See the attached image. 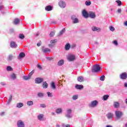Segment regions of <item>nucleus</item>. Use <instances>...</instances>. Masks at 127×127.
I'll return each mask as SVG.
<instances>
[{
    "instance_id": "f257e3e1",
    "label": "nucleus",
    "mask_w": 127,
    "mask_h": 127,
    "mask_svg": "<svg viewBox=\"0 0 127 127\" xmlns=\"http://www.w3.org/2000/svg\"><path fill=\"white\" fill-rule=\"evenodd\" d=\"M101 70V66L99 64H95L92 68V72L97 73Z\"/></svg>"
},
{
    "instance_id": "f03ea898",
    "label": "nucleus",
    "mask_w": 127,
    "mask_h": 127,
    "mask_svg": "<svg viewBox=\"0 0 127 127\" xmlns=\"http://www.w3.org/2000/svg\"><path fill=\"white\" fill-rule=\"evenodd\" d=\"M76 59V57L73 55H69L67 56V60L70 62L74 61V60Z\"/></svg>"
},
{
    "instance_id": "7ed1b4c3",
    "label": "nucleus",
    "mask_w": 127,
    "mask_h": 127,
    "mask_svg": "<svg viewBox=\"0 0 127 127\" xmlns=\"http://www.w3.org/2000/svg\"><path fill=\"white\" fill-rule=\"evenodd\" d=\"M98 101L94 100L91 102V103L89 104V106L90 108H95V107H97V106L98 105Z\"/></svg>"
},
{
    "instance_id": "20e7f679",
    "label": "nucleus",
    "mask_w": 127,
    "mask_h": 127,
    "mask_svg": "<svg viewBox=\"0 0 127 127\" xmlns=\"http://www.w3.org/2000/svg\"><path fill=\"white\" fill-rule=\"evenodd\" d=\"M115 115L117 119H121V118H122V116H123V112L121 111H116Z\"/></svg>"
},
{
    "instance_id": "39448f33",
    "label": "nucleus",
    "mask_w": 127,
    "mask_h": 127,
    "mask_svg": "<svg viewBox=\"0 0 127 127\" xmlns=\"http://www.w3.org/2000/svg\"><path fill=\"white\" fill-rule=\"evenodd\" d=\"M120 77L121 79H122V80H126V79H127V72H124V73H121L120 75Z\"/></svg>"
},
{
    "instance_id": "423d86ee",
    "label": "nucleus",
    "mask_w": 127,
    "mask_h": 127,
    "mask_svg": "<svg viewBox=\"0 0 127 127\" xmlns=\"http://www.w3.org/2000/svg\"><path fill=\"white\" fill-rule=\"evenodd\" d=\"M17 126L18 127H24V123L21 120H19L17 123Z\"/></svg>"
},
{
    "instance_id": "0eeeda50",
    "label": "nucleus",
    "mask_w": 127,
    "mask_h": 127,
    "mask_svg": "<svg viewBox=\"0 0 127 127\" xmlns=\"http://www.w3.org/2000/svg\"><path fill=\"white\" fill-rule=\"evenodd\" d=\"M10 46L11 48H16L17 47V44L15 42L12 41L10 43Z\"/></svg>"
},
{
    "instance_id": "6e6552de",
    "label": "nucleus",
    "mask_w": 127,
    "mask_h": 127,
    "mask_svg": "<svg viewBox=\"0 0 127 127\" xmlns=\"http://www.w3.org/2000/svg\"><path fill=\"white\" fill-rule=\"evenodd\" d=\"M82 14L84 17L85 18H87V17H89V13H88L86 11V10H83L82 12Z\"/></svg>"
},
{
    "instance_id": "1a4fd4ad",
    "label": "nucleus",
    "mask_w": 127,
    "mask_h": 127,
    "mask_svg": "<svg viewBox=\"0 0 127 127\" xmlns=\"http://www.w3.org/2000/svg\"><path fill=\"white\" fill-rule=\"evenodd\" d=\"M91 18H95L96 17V14L94 12H89L88 13V17Z\"/></svg>"
},
{
    "instance_id": "9d476101",
    "label": "nucleus",
    "mask_w": 127,
    "mask_h": 127,
    "mask_svg": "<svg viewBox=\"0 0 127 127\" xmlns=\"http://www.w3.org/2000/svg\"><path fill=\"white\" fill-rule=\"evenodd\" d=\"M35 81L36 84H40V83H42V82H43V79L40 78H37L35 79Z\"/></svg>"
},
{
    "instance_id": "9b49d317",
    "label": "nucleus",
    "mask_w": 127,
    "mask_h": 127,
    "mask_svg": "<svg viewBox=\"0 0 127 127\" xmlns=\"http://www.w3.org/2000/svg\"><path fill=\"white\" fill-rule=\"evenodd\" d=\"M59 5L60 6V7H63L64 8L66 6V4L64 1H60L59 3Z\"/></svg>"
},
{
    "instance_id": "f8f14e48",
    "label": "nucleus",
    "mask_w": 127,
    "mask_h": 127,
    "mask_svg": "<svg viewBox=\"0 0 127 127\" xmlns=\"http://www.w3.org/2000/svg\"><path fill=\"white\" fill-rule=\"evenodd\" d=\"M71 19L73 20V23H78L79 22V20L77 18H75V16L72 15L71 16Z\"/></svg>"
},
{
    "instance_id": "ddd939ff",
    "label": "nucleus",
    "mask_w": 127,
    "mask_h": 127,
    "mask_svg": "<svg viewBox=\"0 0 127 127\" xmlns=\"http://www.w3.org/2000/svg\"><path fill=\"white\" fill-rule=\"evenodd\" d=\"M75 88L77 90H82L84 88V86L82 85L76 84Z\"/></svg>"
},
{
    "instance_id": "4468645a",
    "label": "nucleus",
    "mask_w": 127,
    "mask_h": 127,
    "mask_svg": "<svg viewBox=\"0 0 127 127\" xmlns=\"http://www.w3.org/2000/svg\"><path fill=\"white\" fill-rule=\"evenodd\" d=\"M19 22H20V20H19L18 18H15L13 21V24L15 25L18 24Z\"/></svg>"
},
{
    "instance_id": "2eb2a0df",
    "label": "nucleus",
    "mask_w": 127,
    "mask_h": 127,
    "mask_svg": "<svg viewBox=\"0 0 127 127\" xmlns=\"http://www.w3.org/2000/svg\"><path fill=\"white\" fill-rule=\"evenodd\" d=\"M93 31H101V29L97 27H93L92 28Z\"/></svg>"
},
{
    "instance_id": "dca6fc26",
    "label": "nucleus",
    "mask_w": 127,
    "mask_h": 127,
    "mask_svg": "<svg viewBox=\"0 0 127 127\" xmlns=\"http://www.w3.org/2000/svg\"><path fill=\"white\" fill-rule=\"evenodd\" d=\"M77 81L78 82H80V83H82V82H84V77L82 76H79L77 78Z\"/></svg>"
},
{
    "instance_id": "f3484780",
    "label": "nucleus",
    "mask_w": 127,
    "mask_h": 127,
    "mask_svg": "<svg viewBox=\"0 0 127 127\" xmlns=\"http://www.w3.org/2000/svg\"><path fill=\"white\" fill-rule=\"evenodd\" d=\"M44 117V115L43 114H39L38 116V120H39V121H42V119H43Z\"/></svg>"
},
{
    "instance_id": "a211bd4d",
    "label": "nucleus",
    "mask_w": 127,
    "mask_h": 127,
    "mask_svg": "<svg viewBox=\"0 0 127 127\" xmlns=\"http://www.w3.org/2000/svg\"><path fill=\"white\" fill-rule=\"evenodd\" d=\"M45 9L46 10H47V11H50V10H51L52 9V6H51V5H48L47 6L45 7Z\"/></svg>"
},
{
    "instance_id": "6ab92c4d",
    "label": "nucleus",
    "mask_w": 127,
    "mask_h": 127,
    "mask_svg": "<svg viewBox=\"0 0 127 127\" xmlns=\"http://www.w3.org/2000/svg\"><path fill=\"white\" fill-rule=\"evenodd\" d=\"M114 106L115 108H118L120 107V103L118 102H115L114 103Z\"/></svg>"
},
{
    "instance_id": "aec40b11",
    "label": "nucleus",
    "mask_w": 127,
    "mask_h": 127,
    "mask_svg": "<svg viewBox=\"0 0 127 127\" xmlns=\"http://www.w3.org/2000/svg\"><path fill=\"white\" fill-rule=\"evenodd\" d=\"M64 64V60H61L58 63V66H62Z\"/></svg>"
},
{
    "instance_id": "412c9836",
    "label": "nucleus",
    "mask_w": 127,
    "mask_h": 127,
    "mask_svg": "<svg viewBox=\"0 0 127 127\" xmlns=\"http://www.w3.org/2000/svg\"><path fill=\"white\" fill-rule=\"evenodd\" d=\"M22 107H23V103H18L17 104L16 108H22Z\"/></svg>"
},
{
    "instance_id": "4be33fe9",
    "label": "nucleus",
    "mask_w": 127,
    "mask_h": 127,
    "mask_svg": "<svg viewBox=\"0 0 127 127\" xmlns=\"http://www.w3.org/2000/svg\"><path fill=\"white\" fill-rule=\"evenodd\" d=\"M47 87H48V84H47V82H44L43 83V88H44V89H46L47 88Z\"/></svg>"
},
{
    "instance_id": "5701e85b",
    "label": "nucleus",
    "mask_w": 127,
    "mask_h": 127,
    "mask_svg": "<svg viewBox=\"0 0 127 127\" xmlns=\"http://www.w3.org/2000/svg\"><path fill=\"white\" fill-rule=\"evenodd\" d=\"M64 32L65 28H64L60 32V33L58 34V36H60V35H62V34H63V33H64Z\"/></svg>"
},
{
    "instance_id": "b1692460",
    "label": "nucleus",
    "mask_w": 127,
    "mask_h": 127,
    "mask_svg": "<svg viewBox=\"0 0 127 127\" xmlns=\"http://www.w3.org/2000/svg\"><path fill=\"white\" fill-rule=\"evenodd\" d=\"M20 58H24L25 57V54L23 52L20 53L19 55Z\"/></svg>"
},
{
    "instance_id": "393cba45",
    "label": "nucleus",
    "mask_w": 127,
    "mask_h": 127,
    "mask_svg": "<svg viewBox=\"0 0 127 127\" xmlns=\"http://www.w3.org/2000/svg\"><path fill=\"white\" fill-rule=\"evenodd\" d=\"M19 38L21 40L24 39V38H25V36L24 35H23V34H19Z\"/></svg>"
},
{
    "instance_id": "a878e982",
    "label": "nucleus",
    "mask_w": 127,
    "mask_h": 127,
    "mask_svg": "<svg viewBox=\"0 0 127 127\" xmlns=\"http://www.w3.org/2000/svg\"><path fill=\"white\" fill-rule=\"evenodd\" d=\"M13 59V56L12 55H9L8 56L7 60L8 61H11V60Z\"/></svg>"
},
{
    "instance_id": "bb28decb",
    "label": "nucleus",
    "mask_w": 127,
    "mask_h": 127,
    "mask_svg": "<svg viewBox=\"0 0 127 127\" xmlns=\"http://www.w3.org/2000/svg\"><path fill=\"white\" fill-rule=\"evenodd\" d=\"M70 44H66L65 46V50H69L70 49Z\"/></svg>"
},
{
    "instance_id": "cd10ccee",
    "label": "nucleus",
    "mask_w": 127,
    "mask_h": 127,
    "mask_svg": "<svg viewBox=\"0 0 127 127\" xmlns=\"http://www.w3.org/2000/svg\"><path fill=\"white\" fill-rule=\"evenodd\" d=\"M52 89H53V90H55L56 89V86H55V83L52 82L51 84Z\"/></svg>"
},
{
    "instance_id": "c85d7f7f",
    "label": "nucleus",
    "mask_w": 127,
    "mask_h": 127,
    "mask_svg": "<svg viewBox=\"0 0 127 127\" xmlns=\"http://www.w3.org/2000/svg\"><path fill=\"white\" fill-rule=\"evenodd\" d=\"M44 53H47V52H50V49L49 48H46L43 50Z\"/></svg>"
},
{
    "instance_id": "c756f323",
    "label": "nucleus",
    "mask_w": 127,
    "mask_h": 127,
    "mask_svg": "<svg viewBox=\"0 0 127 127\" xmlns=\"http://www.w3.org/2000/svg\"><path fill=\"white\" fill-rule=\"evenodd\" d=\"M23 78L24 80H29V79H30L31 77L29 75H28L27 76H24Z\"/></svg>"
},
{
    "instance_id": "7c9ffc66",
    "label": "nucleus",
    "mask_w": 127,
    "mask_h": 127,
    "mask_svg": "<svg viewBox=\"0 0 127 127\" xmlns=\"http://www.w3.org/2000/svg\"><path fill=\"white\" fill-rule=\"evenodd\" d=\"M28 106H32L33 105V102L32 101H29L27 102Z\"/></svg>"
},
{
    "instance_id": "2f4dec72",
    "label": "nucleus",
    "mask_w": 127,
    "mask_h": 127,
    "mask_svg": "<svg viewBox=\"0 0 127 127\" xmlns=\"http://www.w3.org/2000/svg\"><path fill=\"white\" fill-rule=\"evenodd\" d=\"M108 119H112L113 115L111 113H108L107 115Z\"/></svg>"
},
{
    "instance_id": "473e14b6",
    "label": "nucleus",
    "mask_w": 127,
    "mask_h": 127,
    "mask_svg": "<svg viewBox=\"0 0 127 127\" xmlns=\"http://www.w3.org/2000/svg\"><path fill=\"white\" fill-rule=\"evenodd\" d=\"M11 79H13V80H14L15 79H16V74L13 73L11 75Z\"/></svg>"
},
{
    "instance_id": "72a5a7b5",
    "label": "nucleus",
    "mask_w": 127,
    "mask_h": 127,
    "mask_svg": "<svg viewBox=\"0 0 127 127\" xmlns=\"http://www.w3.org/2000/svg\"><path fill=\"white\" fill-rule=\"evenodd\" d=\"M7 71H13V69L12 68L11 66H8L6 68Z\"/></svg>"
},
{
    "instance_id": "f704fd0d",
    "label": "nucleus",
    "mask_w": 127,
    "mask_h": 127,
    "mask_svg": "<svg viewBox=\"0 0 127 127\" xmlns=\"http://www.w3.org/2000/svg\"><path fill=\"white\" fill-rule=\"evenodd\" d=\"M56 112L57 114H60L61 113H62V109H61V108L58 109Z\"/></svg>"
},
{
    "instance_id": "c9c22d12",
    "label": "nucleus",
    "mask_w": 127,
    "mask_h": 127,
    "mask_svg": "<svg viewBox=\"0 0 127 127\" xmlns=\"http://www.w3.org/2000/svg\"><path fill=\"white\" fill-rule=\"evenodd\" d=\"M109 98V96H104L103 98V100L104 101H107Z\"/></svg>"
},
{
    "instance_id": "e433bc0d",
    "label": "nucleus",
    "mask_w": 127,
    "mask_h": 127,
    "mask_svg": "<svg viewBox=\"0 0 127 127\" xmlns=\"http://www.w3.org/2000/svg\"><path fill=\"white\" fill-rule=\"evenodd\" d=\"M11 100H12V96H10L8 98L7 104H9L11 102Z\"/></svg>"
},
{
    "instance_id": "4c0bfd02",
    "label": "nucleus",
    "mask_w": 127,
    "mask_h": 127,
    "mask_svg": "<svg viewBox=\"0 0 127 127\" xmlns=\"http://www.w3.org/2000/svg\"><path fill=\"white\" fill-rule=\"evenodd\" d=\"M116 2H117L118 3V5H119V6H121V5L122 4V1L118 0H116Z\"/></svg>"
},
{
    "instance_id": "58836bf2",
    "label": "nucleus",
    "mask_w": 127,
    "mask_h": 127,
    "mask_svg": "<svg viewBox=\"0 0 127 127\" xmlns=\"http://www.w3.org/2000/svg\"><path fill=\"white\" fill-rule=\"evenodd\" d=\"M34 73V70H32L31 72L29 73L28 75H29L30 77V78H31V76H32V75H33Z\"/></svg>"
},
{
    "instance_id": "ea45409f",
    "label": "nucleus",
    "mask_w": 127,
    "mask_h": 127,
    "mask_svg": "<svg viewBox=\"0 0 127 127\" xmlns=\"http://www.w3.org/2000/svg\"><path fill=\"white\" fill-rule=\"evenodd\" d=\"M54 35H55V32H51L50 36H51V37H53Z\"/></svg>"
},
{
    "instance_id": "a19ab883",
    "label": "nucleus",
    "mask_w": 127,
    "mask_h": 127,
    "mask_svg": "<svg viewBox=\"0 0 127 127\" xmlns=\"http://www.w3.org/2000/svg\"><path fill=\"white\" fill-rule=\"evenodd\" d=\"M100 81H105V75H102L100 78Z\"/></svg>"
},
{
    "instance_id": "79ce46f5",
    "label": "nucleus",
    "mask_w": 127,
    "mask_h": 127,
    "mask_svg": "<svg viewBox=\"0 0 127 127\" xmlns=\"http://www.w3.org/2000/svg\"><path fill=\"white\" fill-rule=\"evenodd\" d=\"M56 42H57V40L56 39L52 40L50 41V43L52 44L56 43Z\"/></svg>"
},
{
    "instance_id": "37998d69",
    "label": "nucleus",
    "mask_w": 127,
    "mask_h": 127,
    "mask_svg": "<svg viewBox=\"0 0 127 127\" xmlns=\"http://www.w3.org/2000/svg\"><path fill=\"white\" fill-rule=\"evenodd\" d=\"M85 4L86 5H91V1H86Z\"/></svg>"
},
{
    "instance_id": "c03bdc74",
    "label": "nucleus",
    "mask_w": 127,
    "mask_h": 127,
    "mask_svg": "<svg viewBox=\"0 0 127 127\" xmlns=\"http://www.w3.org/2000/svg\"><path fill=\"white\" fill-rule=\"evenodd\" d=\"M110 29L111 31H115V28L113 26L110 27Z\"/></svg>"
},
{
    "instance_id": "a18cd8bd",
    "label": "nucleus",
    "mask_w": 127,
    "mask_h": 127,
    "mask_svg": "<svg viewBox=\"0 0 127 127\" xmlns=\"http://www.w3.org/2000/svg\"><path fill=\"white\" fill-rule=\"evenodd\" d=\"M41 108H46V105L45 104H42L40 105Z\"/></svg>"
},
{
    "instance_id": "49530a36",
    "label": "nucleus",
    "mask_w": 127,
    "mask_h": 127,
    "mask_svg": "<svg viewBox=\"0 0 127 127\" xmlns=\"http://www.w3.org/2000/svg\"><path fill=\"white\" fill-rule=\"evenodd\" d=\"M73 100H77L78 99V96H72Z\"/></svg>"
},
{
    "instance_id": "de8ad7c7",
    "label": "nucleus",
    "mask_w": 127,
    "mask_h": 127,
    "mask_svg": "<svg viewBox=\"0 0 127 127\" xmlns=\"http://www.w3.org/2000/svg\"><path fill=\"white\" fill-rule=\"evenodd\" d=\"M71 112H72V110H71V109H68V110H67V114H71Z\"/></svg>"
},
{
    "instance_id": "09e8293b",
    "label": "nucleus",
    "mask_w": 127,
    "mask_h": 127,
    "mask_svg": "<svg viewBox=\"0 0 127 127\" xmlns=\"http://www.w3.org/2000/svg\"><path fill=\"white\" fill-rule=\"evenodd\" d=\"M37 66L39 69H40V70H42V67L41 66V65L37 64Z\"/></svg>"
},
{
    "instance_id": "8fccbe9b",
    "label": "nucleus",
    "mask_w": 127,
    "mask_h": 127,
    "mask_svg": "<svg viewBox=\"0 0 127 127\" xmlns=\"http://www.w3.org/2000/svg\"><path fill=\"white\" fill-rule=\"evenodd\" d=\"M38 96H44V93L39 92L38 93Z\"/></svg>"
},
{
    "instance_id": "3c124183",
    "label": "nucleus",
    "mask_w": 127,
    "mask_h": 127,
    "mask_svg": "<svg viewBox=\"0 0 127 127\" xmlns=\"http://www.w3.org/2000/svg\"><path fill=\"white\" fill-rule=\"evenodd\" d=\"M118 13H121L122 12V9H118L117 10Z\"/></svg>"
},
{
    "instance_id": "603ef678",
    "label": "nucleus",
    "mask_w": 127,
    "mask_h": 127,
    "mask_svg": "<svg viewBox=\"0 0 127 127\" xmlns=\"http://www.w3.org/2000/svg\"><path fill=\"white\" fill-rule=\"evenodd\" d=\"M47 59H48V60H49V61H51V60H53V58H47Z\"/></svg>"
},
{
    "instance_id": "864d4df0",
    "label": "nucleus",
    "mask_w": 127,
    "mask_h": 127,
    "mask_svg": "<svg viewBox=\"0 0 127 127\" xmlns=\"http://www.w3.org/2000/svg\"><path fill=\"white\" fill-rule=\"evenodd\" d=\"M113 43H114L115 45H118V42L117 41H114Z\"/></svg>"
},
{
    "instance_id": "5fc2aeb1",
    "label": "nucleus",
    "mask_w": 127,
    "mask_h": 127,
    "mask_svg": "<svg viewBox=\"0 0 127 127\" xmlns=\"http://www.w3.org/2000/svg\"><path fill=\"white\" fill-rule=\"evenodd\" d=\"M66 118H71V116L70 115V114L66 115Z\"/></svg>"
},
{
    "instance_id": "6e6d98bb",
    "label": "nucleus",
    "mask_w": 127,
    "mask_h": 127,
    "mask_svg": "<svg viewBox=\"0 0 127 127\" xmlns=\"http://www.w3.org/2000/svg\"><path fill=\"white\" fill-rule=\"evenodd\" d=\"M48 94V96H52V93H50V92H47Z\"/></svg>"
},
{
    "instance_id": "4d7b16f0",
    "label": "nucleus",
    "mask_w": 127,
    "mask_h": 127,
    "mask_svg": "<svg viewBox=\"0 0 127 127\" xmlns=\"http://www.w3.org/2000/svg\"><path fill=\"white\" fill-rule=\"evenodd\" d=\"M2 8H3V5H0V9H1Z\"/></svg>"
},
{
    "instance_id": "13d9d810",
    "label": "nucleus",
    "mask_w": 127,
    "mask_h": 127,
    "mask_svg": "<svg viewBox=\"0 0 127 127\" xmlns=\"http://www.w3.org/2000/svg\"><path fill=\"white\" fill-rule=\"evenodd\" d=\"M124 87H125V88H127V82L125 83Z\"/></svg>"
},
{
    "instance_id": "bf43d9fd",
    "label": "nucleus",
    "mask_w": 127,
    "mask_h": 127,
    "mask_svg": "<svg viewBox=\"0 0 127 127\" xmlns=\"http://www.w3.org/2000/svg\"><path fill=\"white\" fill-rule=\"evenodd\" d=\"M4 115V112H1L0 114V116H3Z\"/></svg>"
},
{
    "instance_id": "052dcab7",
    "label": "nucleus",
    "mask_w": 127,
    "mask_h": 127,
    "mask_svg": "<svg viewBox=\"0 0 127 127\" xmlns=\"http://www.w3.org/2000/svg\"><path fill=\"white\" fill-rule=\"evenodd\" d=\"M37 46L39 47V46H40V45H41V44H40V43H37Z\"/></svg>"
},
{
    "instance_id": "680f3d73",
    "label": "nucleus",
    "mask_w": 127,
    "mask_h": 127,
    "mask_svg": "<svg viewBox=\"0 0 127 127\" xmlns=\"http://www.w3.org/2000/svg\"><path fill=\"white\" fill-rule=\"evenodd\" d=\"M65 127H70V125L67 124L65 126Z\"/></svg>"
},
{
    "instance_id": "e2e57ef3",
    "label": "nucleus",
    "mask_w": 127,
    "mask_h": 127,
    "mask_svg": "<svg viewBox=\"0 0 127 127\" xmlns=\"http://www.w3.org/2000/svg\"><path fill=\"white\" fill-rule=\"evenodd\" d=\"M1 85H2L3 86L4 85H5V84H4V82H1Z\"/></svg>"
},
{
    "instance_id": "0e129e2a",
    "label": "nucleus",
    "mask_w": 127,
    "mask_h": 127,
    "mask_svg": "<svg viewBox=\"0 0 127 127\" xmlns=\"http://www.w3.org/2000/svg\"><path fill=\"white\" fill-rule=\"evenodd\" d=\"M106 127H112V126L110 125H107Z\"/></svg>"
},
{
    "instance_id": "69168bd1",
    "label": "nucleus",
    "mask_w": 127,
    "mask_h": 127,
    "mask_svg": "<svg viewBox=\"0 0 127 127\" xmlns=\"http://www.w3.org/2000/svg\"><path fill=\"white\" fill-rule=\"evenodd\" d=\"M57 127H60V125L59 124H57Z\"/></svg>"
},
{
    "instance_id": "338daca9",
    "label": "nucleus",
    "mask_w": 127,
    "mask_h": 127,
    "mask_svg": "<svg viewBox=\"0 0 127 127\" xmlns=\"http://www.w3.org/2000/svg\"><path fill=\"white\" fill-rule=\"evenodd\" d=\"M125 25H127V21L125 23Z\"/></svg>"
},
{
    "instance_id": "774afa93",
    "label": "nucleus",
    "mask_w": 127,
    "mask_h": 127,
    "mask_svg": "<svg viewBox=\"0 0 127 127\" xmlns=\"http://www.w3.org/2000/svg\"><path fill=\"white\" fill-rule=\"evenodd\" d=\"M125 127H127V123L125 124Z\"/></svg>"
}]
</instances>
